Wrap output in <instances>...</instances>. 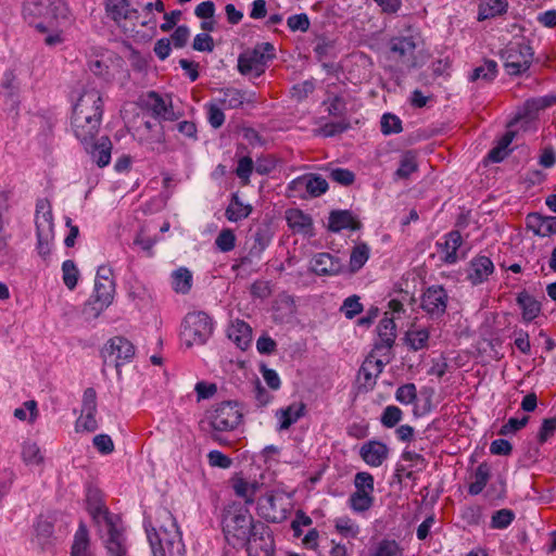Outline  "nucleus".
<instances>
[{
  "label": "nucleus",
  "instance_id": "nucleus-7",
  "mask_svg": "<svg viewBox=\"0 0 556 556\" xmlns=\"http://www.w3.org/2000/svg\"><path fill=\"white\" fill-rule=\"evenodd\" d=\"M89 513L97 522L103 519L109 528V538L105 542L109 556H128L126 539L114 527L106 507L101 503H96L89 506Z\"/></svg>",
  "mask_w": 556,
  "mask_h": 556
},
{
  "label": "nucleus",
  "instance_id": "nucleus-40",
  "mask_svg": "<svg viewBox=\"0 0 556 556\" xmlns=\"http://www.w3.org/2000/svg\"><path fill=\"white\" fill-rule=\"evenodd\" d=\"M370 249L366 243L356 244L350 255V269L352 273L358 271L368 261Z\"/></svg>",
  "mask_w": 556,
  "mask_h": 556
},
{
  "label": "nucleus",
  "instance_id": "nucleus-22",
  "mask_svg": "<svg viewBox=\"0 0 556 556\" xmlns=\"http://www.w3.org/2000/svg\"><path fill=\"white\" fill-rule=\"evenodd\" d=\"M228 338L242 351L247 350L252 342V329L243 320L236 319L227 329Z\"/></svg>",
  "mask_w": 556,
  "mask_h": 556
},
{
  "label": "nucleus",
  "instance_id": "nucleus-37",
  "mask_svg": "<svg viewBox=\"0 0 556 556\" xmlns=\"http://www.w3.org/2000/svg\"><path fill=\"white\" fill-rule=\"evenodd\" d=\"M374 502V493H363L357 491H354L348 500L349 507L354 513H365L369 510L372 507Z\"/></svg>",
  "mask_w": 556,
  "mask_h": 556
},
{
  "label": "nucleus",
  "instance_id": "nucleus-38",
  "mask_svg": "<svg viewBox=\"0 0 556 556\" xmlns=\"http://www.w3.org/2000/svg\"><path fill=\"white\" fill-rule=\"evenodd\" d=\"M232 489L237 496L242 497L247 504H252L257 491V483L236 478L232 480Z\"/></svg>",
  "mask_w": 556,
  "mask_h": 556
},
{
  "label": "nucleus",
  "instance_id": "nucleus-47",
  "mask_svg": "<svg viewBox=\"0 0 556 556\" xmlns=\"http://www.w3.org/2000/svg\"><path fill=\"white\" fill-rule=\"evenodd\" d=\"M354 486L357 492L374 493L375 482L371 473L367 471H359L354 477Z\"/></svg>",
  "mask_w": 556,
  "mask_h": 556
},
{
  "label": "nucleus",
  "instance_id": "nucleus-14",
  "mask_svg": "<svg viewBox=\"0 0 556 556\" xmlns=\"http://www.w3.org/2000/svg\"><path fill=\"white\" fill-rule=\"evenodd\" d=\"M134 356L135 346L124 337H114L110 339L103 349L104 362L113 364L117 370L122 365L130 362Z\"/></svg>",
  "mask_w": 556,
  "mask_h": 556
},
{
  "label": "nucleus",
  "instance_id": "nucleus-52",
  "mask_svg": "<svg viewBox=\"0 0 556 556\" xmlns=\"http://www.w3.org/2000/svg\"><path fill=\"white\" fill-rule=\"evenodd\" d=\"M515 515L510 509H500L495 511L491 519V527L493 529H505L514 520Z\"/></svg>",
  "mask_w": 556,
  "mask_h": 556
},
{
  "label": "nucleus",
  "instance_id": "nucleus-26",
  "mask_svg": "<svg viewBox=\"0 0 556 556\" xmlns=\"http://www.w3.org/2000/svg\"><path fill=\"white\" fill-rule=\"evenodd\" d=\"M528 227L540 237H547L556 233V216H542L533 213L527 217Z\"/></svg>",
  "mask_w": 556,
  "mask_h": 556
},
{
  "label": "nucleus",
  "instance_id": "nucleus-34",
  "mask_svg": "<svg viewBox=\"0 0 556 556\" xmlns=\"http://www.w3.org/2000/svg\"><path fill=\"white\" fill-rule=\"evenodd\" d=\"M506 0H481L479 3L478 20L493 18L506 12Z\"/></svg>",
  "mask_w": 556,
  "mask_h": 556
},
{
  "label": "nucleus",
  "instance_id": "nucleus-61",
  "mask_svg": "<svg viewBox=\"0 0 556 556\" xmlns=\"http://www.w3.org/2000/svg\"><path fill=\"white\" fill-rule=\"evenodd\" d=\"M193 49L197 51H207L212 52L214 49L213 38L207 34H198L193 39Z\"/></svg>",
  "mask_w": 556,
  "mask_h": 556
},
{
  "label": "nucleus",
  "instance_id": "nucleus-56",
  "mask_svg": "<svg viewBox=\"0 0 556 556\" xmlns=\"http://www.w3.org/2000/svg\"><path fill=\"white\" fill-rule=\"evenodd\" d=\"M341 311L348 318H353L363 311V305L359 303L357 295L349 296L344 300Z\"/></svg>",
  "mask_w": 556,
  "mask_h": 556
},
{
  "label": "nucleus",
  "instance_id": "nucleus-5",
  "mask_svg": "<svg viewBox=\"0 0 556 556\" xmlns=\"http://www.w3.org/2000/svg\"><path fill=\"white\" fill-rule=\"evenodd\" d=\"M212 320L207 314L189 313L181 324L180 341L187 348L204 344L212 334Z\"/></svg>",
  "mask_w": 556,
  "mask_h": 556
},
{
  "label": "nucleus",
  "instance_id": "nucleus-36",
  "mask_svg": "<svg viewBox=\"0 0 556 556\" xmlns=\"http://www.w3.org/2000/svg\"><path fill=\"white\" fill-rule=\"evenodd\" d=\"M377 331L382 344L388 349L392 348L396 338V326L393 318L383 317L377 327Z\"/></svg>",
  "mask_w": 556,
  "mask_h": 556
},
{
  "label": "nucleus",
  "instance_id": "nucleus-39",
  "mask_svg": "<svg viewBox=\"0 0 556 556\" xmlns=\"http://www.w3.org/2000/svg\"><path fill=\"white\" fill-rule=\"evenodd\" d=\"M497 74V64L493 60H485L482 65L476 67L471 75L470 80H482L484 83L492 81Z\"/></svg>",
  "mask_w": 556,
  "mask_h": 556
},
{
  "label": "nucleus",
  "instance_id": "nucleus-33",
  "mask_svg": "<svg viewBox=\"0 0 556 556\" xmlns=\"http://www.w3.org/2000/svg\"><path fill=\"white\" fill-rule=\"evenodd\" d=\"M251 213L252 206L250 204H244L235 193L226 208L225 216L229 222H239L247 218Z\"/></svg>",
  "mask_w": 556,
  "mask_h": 556
},
{
  "label": "nucleus",
  "instance_id": "nucleus-15",
  "mask_svg": "<svg viewBox=\"0 0 556 556\" xmlns=\"http://www.w3.org/2000/svg\"><path fill=\"white\" fill-rule=\"evenodd\" d=\"M97 413V392L93 388H88L84 392L81 414L76 420V431L93 432L98 429L96 419Z\"/></svg>",
  "mask_w": 556,
  "mask_h": 556
},
{
  "label": "nucleus",
  "instance_id": "nucleus-23",
  "mask_svg": "<svg viewBox=\"0 0 556 556\" xmlns=\"http://www.w3.org/2000/svg\"><path fill=\"white\" fill-rule=\"evenodd\" d=\"M306 413V405L302 401L291 403L285 408L277 410L276 417L279 421V430H287Z\"/></svg>",
  "mask_w": 556,
  "mask_h": 556
},
{
  "label": "nucleus",
  "instance_id": "nucleus-44",
  "mask_svg": "<svg viewBox=\"0 0 556 556\" xmlns=\"http://www.w3.org/2000/svg\"><path fill=\"white\" fill-rule=\"evenodd\" d=\"M79 278V270L72 260H66L62 264V279L64 285L70 289L74 290L77 286Z\"/></svg>",
  "mask_w": 556,
  "mask_h": 556
},
{
  "label": "nucleus",
  "instance_id": "nucleus-16",
  "mask_svg": "<svg viewBox=\"0 0 556 556\" xmlns=\"http://www.w3.org/2000/svg\"><path fill=\"white\" fill-rule=\"evenodd\" d=\"M392 56L406 67L416 65V41L413 36L394 37L390 40Z\"/></svg>",
  "mask_w": 556,
  "mask_h": 556
},
{
  "label": "nucleus",
  "instance_id": "nucleus-43",
  "mask_svg": "<svg viewBox=\"0 0 556 556\" xmlns=\"http://www.w3.org/2000/svg\"><path fill=\"white\" fill-rule=\"evenodd\" d=\"M418 168L415 154L406 152L400 161V166L395 172V177L399 179H406Z\"/></svg>",
  "mask_w": 556,
  "mask_h": 556
},
{
  "label": "nucleus",
  "instance_id": "nucleus-41",
  "mask_svg": "<svg viewBox=\"0 0 556 556\" xmlns=\"http://www.w3.org/2000/svg\"><path fill=\"white\" fill-rule=\"evenodd\" d=\"M405 340L413 351H419L428 346L429 331L426 328L409 329L406 332Z\"/></svg>",
  "mask_w": 556,
  "mask_h": 556
},
{
  "label": "nucleus",
  "instance_id": "nucleus-58",
  "mask_svg": "<svg viewBox=\"0 0 556 556\" xmlns=\"http://www.w3.org/2000/svg\"><path fill=\"white\" fill-rule=\"evenodd\" d=\"M207 459H208V464L212 467H218V468H223V469L229 468L232 464L231 458L219 451H211L207 454Z\"/></svg>",
  "mask_w": 556,
  "mask_h": 556
},
{
  "label": "nucleus",
  "instance_id": "nucleus-11",
  "mask_svg": "<svg viewBox=\"0 0 556 556\" xmlns=\"http://www.w3.org/2000/svg\"><path fill=\"white\" fill-rule=\"evenodd\" d=\"M243 547L249 556H274L275 544L270 528L257 521Z\"/></svg>",
  "mask_w": 556,
  "mask_h": 556
},
{
  "label": "nucleus",
  "instance_id": "nucleus-32",
  "mask_svg": "<svg viewBox=\"0 0 556 556\" xmlns=\"http://www.w3.org/2000/svg\"><path fill=\"white\" fill-rule=\"evenodd\" d=\"M517 303L522 311V319L526 323L532 321L541 312L540 302L526 291H522L517 295Z\"/></svg>",
  "mask_w": 556,
  "mask_h": 556
},
{
  "label": "nucleus",
  "instance_id": "nucleus-20",
  "mask_svg": "<svg viewBox=\"0 0 556 556\" xmlns=\"http://www.w3.org/2000/svg\"><path fill=\"white\" fill-rule=\"evenodd\" d=\"M37 237H54V224L50 205L46 201H39L36 206Z\"/></svg>",
  "mask_w": 556,
  "mask_h": 556
},
{
  "label": "nucleus",
  "instance_id": "nucleus-57",
  "mask_svg": "<svg viewBox=\"0 0 556 556\" xmlns=\"http://www.w3.org/2000/svg\"><path fill=\"white\" fill-rule=\"evenodd\" d=\"M287 24L292 31H306L311 23L308 16L305 13H301L289 16Z\"/></svg>",
  "mask_w": 556,
  "mask_h": 556
},
{
  "label": "nucleus",
  "instance_id": "nucleus-29",
  "mask_svg": "<svg viewBox=\"0 0 556 556\" xmlns=\"http://www.w3.org/2000/svg\"><path fill=\"white\" fill-rule=\"evenodd\" d=\"M90 152L92 160L99 167H105L111 161L112 142L108 137H102L99 142H94L85 147Z\"/></svg>",
  "mask_w": 556,
  "mask_h": 556
},
{
  "label": "nucleus",
  "instance_id": "nucleus-1",
  "mask_svg": "<svg viewBox=\"0 0 556 556\" xmlns=\"http://www.w3.org/2000/svg\"><path fill=\"white\" fill-rule=\"evenodd\" d=\"M103 115V100L96 88L86 89L79 96L72 114V129L75 137L88 147L96 139Z\"/></svg>",
  "mask_w": 556,
  "mask_h": 556
},
{
  "label": "nucleus",
  "instance_id": "nucleus-62",
  "mask_svg": "<svg viewBox=\"0 0 556 556\" xmlns=\"http://www.w3.org/2000/svg\"><path fill=\"white\" fill-rule=\"evenodd\" d=\"M207 118L213 128H219L225 122V114L216 104H208Z\"/></svg>",
  "mask_w": 556,
  "mask_h": 556
},
{
  "label": "nucleus",
  "instance_id": "nucleus-2",
  "mask_svg": "<svg viewBox=\"0 0 556 556\" xmlns=\"http://www.w3.org/2000/svg\"><path fill=\"white\" fill-rule=\"evenodd\" d=\"M146 531L153 556H185L181 532L169 510H160L155 526Z\"/></svg>",
  "mask_w": 556,
  "mask_h": 556
},
{
  "label": "nucleus",
  "instance_id": "nucleus-49",
  "mask_svg": "<svg viewBox=\"0 0 556 556\" xmlns=\"http://www.w3.org/2000/svg\"><path fill=\"white\" fill-rule=\"evenodd\" d=\"M403 417L401 408L394 405H389L384 408L380 421L386 428H393L397 425Z\"/></svg>",
  "mask_w": 556,
  "mask_h": 556
},
{
  "label": "nucleus",
  "instance_id": "nucleus-28",
  "mask_svg": "<svg viewBox=\"0 0 556 556\" xmlns=\"http://www.w3.org/2000/svg\"><path fill=\"white\" fill-rule=\"evenodd\" d=\"M288 226L294 232L312 233L313 220L309 215L299 208H290L286 212Z\"/></svg>",
  "mask_w": 556,
  "mask_h": 556
},
{
  "label": "nucleus",
  "instance_id": "nucleus-51",
  "mask_svg": "<svg viewBox=\"0 0 556 556\" xmlns=\"http://www.w3.org/2000/svg\"><path fill=\"white\" fill-rule=\"evenodd\" d=\"M395 399L401 404L408 405L416 401L417 389L414 383H406L397 388Z\"/></svg>",
  "mask_w": 556,
  "mask_h": 556
},
{
  "label": "nucleus",
  "instance_id": "nucleus-53",
  "mask_svg": "<svg viewBox=\"0 0 556 556\" xmlns=\"http://www.w3.org/2000/svg\"><path fill=\"white\" fill-rule=\"evenodd\" d=\"M381 131L384 135L399 134L402 131L401 119L392 114H384L381 118Z\"/></svg>",
  "mask_w": 556,
  "mask_h": 556
},
{
  "label": "nucleus",
  "instance_id": "nucleus-12",
  "mask_svg": "<svg viewBox=\"0 0 556 556\" xmlns=\"http://www.w3.org/2000/svg\"><path fill=\"white\" fill-rule=\"evenodd\" d=\"M504 66L509 75H519L529 70L532 60V48L526 43L509 46L504 52Z\"/></svg>",
  "mask_w": 556,
  "mask_h": 556
},
{
  "label": "nucleus",
  "instance_id": "nucleus-24",
  "mask_svg": "<svg viewBox=\"0 0 556 556\" xmlns=\"http://www.w3.org/2000/svg\"><path fill=\"white\" fill-rule=\"evenodd\" d=\"M493 270L494 265L489 257L478 256L470 262L467 278L472 285H480L489 278Z\"/></svg>",
  "mask_w": 556,
  "mask_h": 556
},
{
  "label": "nucleus",
  "instance_id": "nucleus-6",
  "mask_svg": "<svg viewBox=\"0 0 556 556\" xmlns=\"http://www.w3.org/2000/svg\"><path fill=\"white\" fill-rule=\"evenodd\" d=\"M274 46L269 42L256 45L248 49L238 58V71L242 75L258 77L266 71L267 64L275 58Z\"/></svg>",
  "mask_w": 556,
  "mask_h": 556
},
{
  "label": "nucleus",
  "instance_id": "nucleus-19",
  "mask_svg": "<svg viewBox=\"0 0 556 556\" xmlns=\"http://www.w3.org/2000/svg\"><path fill=\"white\" fill-rule=\"evenodd\" d=\"M144 104L152 114L165 121H174L177 118L170 101L162 98L155 91H150L144 100Z\"/></svg>",
  "mask_w": 556,
  "mask_h": 556
},
{
  "label": "nucleus",
  "instance_id": "nucleus-54",
  "mask_svg": "<svg viewBox=\"0 0 556 556\" xmlns=\"http://www.w3.org/2000/svg\"><path fill=\"white\" fill-rule=\"evenodd\" d=\"M253 166V160L250 156H243L239 160L236 174L242 180L243 185H248L250 182Z\"/></svg>",
  "mask_w": 556,
  "mask_h": 556
},
{
  "label": "nucleus",
  "instance_id": "nucleus-35",
  "mask_svg": "<svg viewBox=\"0 0 556 556\" xmlns=\"http://www.w3.org/2000/svg\"><path fill=\"white\" fill-rule=\"evenodd\" d=\"M172 287L175 292L187 294L192 287V274L186 267H180L172 274Z\"/></svg>",
  "mask_w": 556,
  "mask_h": 556
},
{
  "label": "nucleus",
  "instance_id": "nucleus-8",
  "mask_svg": "<svg viewBox=\"0 0 556 556\" xmlns=\"http://www.w3.org/2000/svg\"><path fill=\"white\" fill-rule=\"evenodd\" d=\"M290 504L282 492L269 491L257 501V511L261 517L270 522H281L287 519Z\"/></svg>",
  "mask_w": 556,
  "mask_h": 556
},
{
  "label": "nucleus",
  "instance_id": "nucleus-10",
  "mask_svg": "<svg viewBox=\"0 0 556 556\" xmlns=\"http://www.w3.org/2000/svg\"><path fill=\"white\" fill-rule=\"evenodd\" d=\"M242 413L235 402L217 404L210 416V424L216 431H232L242 421Z\"/></svg>",
  "mask_w": 556,
  "mask_h": 556
},
{
  "label": "nucleus",
  "instance_id": "nucleus-45",
  "mask_svg": "<svg viewBox=\"0 0 556 556\" xmlns=\"http://www.w3.org/2000/svg\"><path fill=\"white\" fill-rule=\"evenodd\" d=\"M220 93H222V98L219 99V102L226 109H237L243 104L244 96L238 89L227 88V89L220 90Z\"/></svg>",
  "mask_w": 556,
  "mask_h": 556
},
{
  "label": "nucleus",
  "instance_id": "nucleus-3",
  "mask_svg": "<svg viewBox=\"0 0 556 556\" xmlns=\"http://www.w3.org/2000/svg\"><path fill=\"white\" fill-rule=\"evenodd\" d=\"M257 521L254 520L248 507L230 505L223 516L225 539L233 547H243Z\"/></svg>",
  "mask_w": 556,
  "mask_h": 556
},
{
  "label": "nucleus",
  "instance_id": "nucleus-9",
  "mask_svg": "<svg viewBox=\"0 0 556 556\" xmlns=\"http://www.w3.org/2000/svg\"><path fill=\"white\" fill-rule=\"evenodd\" d=\"M328 190V182L325 178L316 174H305L294 178L288 184L287 191L289 197L300 199L317 198Z\"/></svg>",
  "mask_w": 556,
  "mask_h": 556
},
{
  "label": "nucleus",
  "instance_id": "nucleus-31",
  "mask_svg": "<svg viewBox=\"0 0 556 556\" xmlns=\"http://www.w3.org/2000/svg\"><path fill=\"white\" fill-rule=\"evenodd\" d=\"M491 477V468L486 463H481L470 476L468 493L470 495L480 494L488 484Z\"/></svg>",
  "mask_w": 556,
  "mask_h": 556
},
{
  "label": "nucleus",
  "instance_id": "nucleus-55",
  "mask_svg": "<svg viewBox=\"0 0 556 556\" xmlns=\"http://www.w3.org/2000/svg\"><path fill=\"white\" fill-rule=\"evenodd\" d=\"M329 178L342 186H350L354 182L355 175L346 168H332L329 172Z\"/></svg>",
  "mask_w": 556,
  "mask_h": 556
},
{
  "label": "nucleus",
  "instance_id": "nucleus-50",
  "mask_svg": "<svg viewBox=\"0 0 556 556\" xmlns=\"http://www.w3.org/2000/svg\"><path fill=\"white\" fill-rule=\"evenodd\" d=\"M372 556H403V553L395 541L382 540L377 545Z\"/></svg>",
  "mask_w": 556,
  "mask_h": 556
},
{
  "label": "nucleus",
  "instance_id": "nucleus-59",
  "mask_svg": "<svg viewBox=\"0 0 556 556\" xmlns=\"http://www.w3.org/2000/svg\"><path fill=\"white\" fill-rule=\"evenodd\" d=\"M529 421L528 416L522 418H509L508 421L502 426L500 434L507 435L522 429Z\"/></svg>",
  "mask_w": 556,
  "mask_h": 556
},
{
  "label": "nucleus",
  "instance_id": "nucleus-18",
  "mask_svg": "<svg viewBox=\"0 0 556 556\" xmlns=\"http://www.w3.org/2000/svg\"><path fill=\"white\" fill-rule=\"evenodd\" d=\"M389 452L387 444L371 440L361 446L359 456L368 466L379 467L388 459Z\"/></svg>",
  "mask_w": 556,
  "mask_h": 556
},
{
  "label": "nucleus",
  "instance_id": "nucleus-27",
  "mask_svg": "<svg viewBox=\"0 0 556 556\" xmlns=\"http://www.w3.org/2000/svg\"><path fill=\"white\" fill-rule=\"evenodd\" d=\"M108 12L117 23L125 20L137 21L139 18L138 10L131 5L129 0H110Z\"/></svg>",
  "mask_w": 556,
  "mask_h": 556
},
{
  "label": "nucleus",
  "instance_id": "nucleus-30",
  "mask_svg": "<svg viewBox=\"0 0 556 556\" xmlns=\"http://www.w3.org/2000/svg\"><path fill=\"white\" fill-rule=\"evenodd\" d=\"M328 223L329 229L333 232H339L343 229L356 230L361 227L359 222L349 211L331 212Z\"/></svg>",
  "mask_w": 556,
  "mask_h": 556
},
{
  "label": "nucleus",
  "instance_id": "nucleus-42",
  "mask_svg": "<svg viewBox=\"0 0 556 556\" xmlns=\"http://www.w3.org/2000/svg\"><path fill=\"white\" fill-rule=\"evenodd\" d=\"M336 530L345 538H356L359 534L358 525L348 516L338 517L334 519Z\"/></svg>",
  "mask_w": 556,
  "mask_h": 556
},
{
  "label": "nucleus",
  "instance_id": "nucleus-63",
  "mask_svg": "<svg viewBox=\"0 0 556 556\" xmlns=\"http://www.w3.org/2000/svg\"><path fill=\"white\" fill-rule=\"evenodd\" d=\"M93 445L102 454H110L114 451V443L108 434L96 435L93 438Z\"/></svg>",
  "mask_w": 556,
  "mask_h": 556
},
{
  "label": "nucleus",
  "instance_id": "nucleus-17",
  "mask_svg": "<svg viewBox=\"0 0 556 556\" xmlns=\"http://www.w3.org/2000/svg\"><path fill=\"white\" fill-rule=\"evenodd\" d=\"M342 269L341 260L327 252L316 253L309 262V270L317 276H336Z\"/></svg>",
  "mask_w": 556,
  "mask_h": 556
},
{
  "label": "nucleus",
  "instance_id": "nucleus-64",
  "mask_svg": "<svg viewBox=\"0 0 556 556\" xmlns=\"http://www.w3.org/2000/svg\"><path fill=\"white\" fill-rule=\"evenodd\" d=\"M556 432V418L544 419L539 432V441L546 442Z\"/></svg>",
  "mask_w": 556,
  "mask_h": 556
},
{
  "label": "nucleus",
  "instance_id": "nucleus-21",
  "mask_svg": "<svg viewBox=\"0 0 556 556\" xmlns=\"http://www.w3.org/2000/svg\"><path fill=\"white\" fill-rule=\"evenodd\" d=\"M463 244V238L459 231L453 230L445 236L443 243L439 244L441 260L446 264H455L459 256L458 250Z\"/></svg>",
  "mask_w": 556,
  "mask_h": 556
},
{
  "label": "nucleus",
  "instance_id": "nucleus-13",
  "mask_svg": "<svg viewBox=\"0 0 556 556\" xmlns=\"http://www.w3.org/2000/svg\"><path fill=\"white\" fill-rule=\"evenodd\" d=\"M448 299L442 286H430L420 296V307L430 318L438 319L445 314Z\"/></svg>",
  "mask_w": 556,
  "mask_h": 556
},
{
  "label": "nucleus",
  "instance_id": "nucleus-60",
  "mask_svg": "<svg viewBox=\"0 0 556 556\" xmlns=\"http://www.w3.org/2000/svg\"><path fill=\"white\" fill-rule=\"evenodd\" d=\"M27 410L29 412V421L33 422L37 417V403L35 401H27L24 403V407L15 408L14 416L20 420H26Z\"/></svg>",
  "mask_w": 556,
  "mask_h": 556
},
{
  "label": "nucleus",
  "instance_id": "nucleus-48",
  "mask_svg": "<svg viewBox=\"0 0 556 556\" xmlns=\"http://www.w3.org/2000/svg\"><path fill=\"white\" fill-rule=\"evenodd\" d=\"M215 245L222 252H229L236 247V236L231 229H223L215 239Z\"/></svg>",
  "mask_w": 556,
  "mask_h": 556
},
{
  "label": "nucleus",
  "instance_id": "nucleus-4",
  "mask_svg": "<svg viewBox=\"0 0 556 556\" xmlns=\"http://www.w3.org/2000/svg\"><path fill=\"white\" fill-rule=\"evenodd\" d=\"M115 295V281L110 267L100 266L94 279L93 293L85 304L84 313L97 318L113 302Z\"/></svg>",
  "mask_w": 556,
  "mask_h": 556
},
{
  "label": "nucleus",
  "instance_id": "nucleus-25",
  "mask_svg": "<svg viewBox=\"0 0 556 556\" xmlns=\"http://www.w3.org/2000/svg\"><path fill=\"white\" fill-rule=\"evenodd\" d=\"M71 556H96L90 542L88 529L80 522L71 546Z\"/></svg>",
  "mask_w": 556,
  "mask_h": 556
},
{
  "label": "nucleus",
  "instance_id": "nucleus-46",
  "mask_svg": "<svg viewBox=\"0 0 556 556\" xmlns=\"http://www.w3.org/2000/svg\"><path fill=\"white\" fill-rule=\"evenodd\" d=\"M22 456L27 465H40L43 462L41 451L36 443H25Z\"/></svg>",
  "mask_w": 556,
  "mask_h": 556
}]
</instances>
